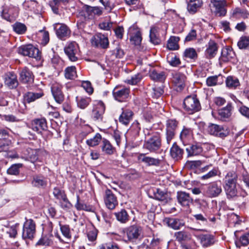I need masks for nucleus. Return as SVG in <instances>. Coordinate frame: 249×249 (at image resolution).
<instances>
[{
  "label": "nucleus",
  "instance_id": "obj_1",
  "mask_svg": "<svg viewBox=\"0 0 249 249\" xmlns=\"http://www.w3.org/2000/svg\"><path fill=\"white\" fill-rule=\"evenodd\" d=\"M238 176L234 171L228 172L224 180V189L227 198L233 199L239 196V188L237 184Z\"/></svg>",
  "mask_w": 249,
  "mask_h": 249
},
{
  "label": "nucleus",
  "instance_id": "obj_2",
  "mask_svg": "<svg viewBox=\"0 0 249 249\" xmlns=\"http://www.w3.org/2000/svg\"><path fill=\"white\" fill-rule=\"evenodd\" d=\"M222 193V187L220 180H216L206 184L203 188V194L209 198L219 196Z\"/></svg>",
  "mask_w": 249,
  "mask_h": 249
},
{
  "label": "nucleus",
  "instance_id": "obj_3",
  "mask_svg": "<svg viewBox=\"0 0 249 249\" xmlns=\"http://www.w3.org/2000/svg\"><path fill=\"white\" fill-rule=\"evenodd\" d=\"M185 111L190 114H193L201 109L200 102L196 95L188 96L183 102Z\"/></svg>",
  "mask_w": 249,
  "mask_h": 249
},
{
  "label": "nucleus",
  "instance_id": "obj_4",
  "mask_svg": "<svg viewBox=\"0 0 249 249\" xmlns=\"http://www.w3.org/2000/svg\"><path fill=\"white\" fill-rule=\"evenodd\" d=\"M161 145V140L160 135L155 133L144 142L143 147L151 152H155L160 149Z\"/></svg>",
  "mask_w": 249,
  "mask_h": 249
},
{
  "label": "nucleus",
  "instance_id": "obj_5",
  "mask_svg": "<svg viewBox=\"0 0 249 249\" xmlns=\"http://www.w3.org/2000/svg\"><path fill=\"white\" fill-rule=\"evenodd\" d=\"M64 52L69 60L76 61L80 56V50L78 44L74 41L69 43L64 48Z\"/></svg>",
  "mask_w": 249,
  "mask_h": 249
},
{
  "label": "nucleus",
  "instance_id": "obj_6",
  "mask_svg": "<svg viewBox=\"0 0 249 249\" xmlns=\"http://www.w3.org/2000/svg\"><path fill=\"white\" fill-rule=\"evenodd\" d=\"M18 53L23 56L36 58V60L40 59V53L38 49L31 44L23 45L18 48Z\"/></svg>",
  "mask_w": 249,
  "mask_h": 249
},
{
  "label": "nucleus",
  "instance_id": "obj_7",
  "mask_svg": "<svg viewBox=\"0 0 249 249\" xmlns=\"http://www.w3.org/2000/svg\"><path fill=\"white\" fill-rule=\"evenodd\" d=\"M18 14V9L17 7L5 5L2 7L1 16L4 19L12 22L15 20Z\"/></svg>",
  "mask_w": 249,
  "mask_h": 249
},
{
  "label": "nucleus",
  "instance_id": "obj_8",
  "mask_svg": "<svg viewBox=\"0 0 249 249\" xmlns=\"http://www.w3.org/2000/svg\"><path fill=\"white\" fill-rule=\"evenodd\" d=\"M128 35L130 36V41L132 44L139 46L142 42V37L140 29L137 25L133 24L129 27Z\"/></svg>",
  "mask_w": 249,
  "mask_h": 249
},
{
  "label": "nucleus",
  "instance_id": "obj_9",
  "mask_svg": "<svg viewBox=\"0 0 249 249\" xmlns=\"http://www.w3.org/2000/svg\"><path fill=\"white\" fill-rule=\"evenodd\" d=\"M36 232V224L31 219H27L23 225L22 237L23 238L32 239Z\"/></svg>",
  "mask_w": 249,
  "mask_h": 249
},
{
  "label": "nucleus",
  "instance_id": "obj_10",
  "mask_svg": "<svg viewBox=\"0 0 249 249\" xmlns=\"http://www.w3.org/2000/svg\"><path fill=\"white\" fill-rule=\"evenodd\" d=\"M207 130L211 135L221 138L227 136L229 132L226 127L213 124L208 126Z\"/></svg>",
  "mask_w": 249,
  "mask_h": 249
},
{
  "label": "nucleus",
  "instance_id": "obj_11",
  "mask_svg": "<svg viewBox=\"0 0 249 249\" xmlns=\"http://www.w3.org/2000/svg\"><path fill=\"white\" fill-rule=\"evenodd\" d=\"M105 110L104 103L100 101H96L92 104L91 116L95 120H102Z\"/></svg>",
  "mask_w": 249,
  "mask_h": 249
},
{
  "label": "nucleus",
  "instance_id": "obj_12",
  "mask_svg": "<svg viewBox=\"0 0 249 249\" xmlns=\"http://www.w3.org/2000/svg\"><path fill=\"white\" fill-rule=\"evenodd\" d=\"M90 42L93 46L103 49L107 48L108 45L107 36L101 33L93 36L90 39Z\"/></svg>",
  "mask_w": 249,
  "mask_h": 249
},
{
  "label": "nucleus",
  "instance_id": "obj_13",
  "mask_svg": "<svg viewBox=\"0 0 249 249\" xmlns=\"http://www.w3.org/2000/svg\"><path fill=\"white\" fill-rule=\"evenodd\" d=\"M124 237L126 236L128 241L135 240L139 238L142 232L140 227L133 225L124 229L123 231Z\"/></svg>",
  "mask_w": 249,
  "mask_h": 249
},
{
  "label": "nucleus",
  "instance_id": "obj_14",
  "mask_svg": "<svg viewBox=\"0 0 249 249\" xmlns=\"http://www.w3.org/2000/svg\"><path fill=\"white\" fill-rule=\"evenodd\" d=\"M57 36L62 40H65L71 35V30L65 24L57 23L54 24Z\"/></svg>",
  "mask_w": 249,
  "mask_h": 249
},
{
  "label": "nucleus",
  "instance_id": "obj_15",
  "mask_svg": "<svg viewBox=\"0 0 249 249\" xmlns=\"http://www.w3.org/2000/svg\"><path fill=\"white\" fill-rule=\"evenodd\" d=\"M4 83L8 89H16L19 84L17 75L13 72L7 73L4 75Z\"/></svg>",
  "mask_w": 249,
  "mask_h": 249
},
{
  "label": "nucleus",
  "instance_id": "obj_16",
  "mask_svg": "<svg viewBox=\"0 0 249 249\" xmlns=\"http://www.w3.org/2000/svg\"><path fill=\"white\" fill-rule=\"evenodd\" d=\"M178 124L176 120L169 119L166 121V141L169 144L174 138Z\"/></svg>",
  "mask_w": 249,
  "mask_h": 249
},
{
  "label": "nucleus",
  "instance_id": "obj_17",
  "mask_svg": "<svg viewBox=\"0 0 249 249\" xmlns=\"http://www.w3.org/2000/svg\"><path fill=\"white\" fill-rule=\"evenodd\" d=\"M31 129L37 133H41L47 129V121L45 118H38L33 120L31 124Z\"/></svg>",
  "mask_w": 249,
  "mask_h": 249
},
{
  "label": "nucleus",
  "instance_id": "obj_18",
  "mask_svg": "<svg viewBox=\"0 0 249 249\" xmlns=\"http://www.w3.org/2000/svg\"><path fill=\"white\" fill-rule=\"evenodd\" d=\"M213 7L214 8V12L219 16H225L226 14L225 6L226 0H211Z\"/></svg>",
  "mask_w": 249,
  "mask_h": 249
},
{
  "label": "nucleus",
  "instance_id": "obj_19",
  "mask_svg": "<svg viewBox=\"0 0 249 249\" xmlns=\"http://www.w3.org/2000/svg\"><path fill=\"white\" fill-rule=\"evenodd\" d=\"M62 86L59 83L54 82L52 84L51 91L55 101L61 104L64 100V95L61 91Z\"/></svg>",
  "mask_w": 249,
  "mask_h": 249
},
{
  "label": "nucleus",
  "instance_id": "obj_20",
  "mask_svg": "<svg viewBox=\"0 0 249 249\" xmlns=\"http://www.w3.org/2000/svg\"><path fill=\"white\" fill-rule=\"evenodd\" d=\"M163 222L169 227L175 230L180 229L185 224L182 219L174 217H166L164 219Z\"/></svg>",
  "mask_w": 249,
  "mask_h": 249
},
{
  "label": "nucleus",
  "instance_id": "obj_21",
  "mask_svg": "<svg viewBox=\"0 0 249 249\" xmlns=\"http://www.w3.org/2000/svg\"><path fill=\"white\" fill-rule=\"evenodd\" d=\"M138 159L147 166H158L160 163V160L159 159L146 156L144 154H140L138 156Z\"/></svg>",
  "mask_w": 249,
  "mask_h": 249
},
{
  "label": "nucleus",
  "instance_id": "obj_22",
  "mask_svg": "<svg viewBox=\"0 0 249 249\" xmlns=\"http://www.w3.org/2000/svg\"><path fill=\"white\" fill-rule=\"evenodd\" d=\"M129 91V89L128 88H122L121 89L115 88L112 93L116 100L123 102L128 97Z\"/></svg>",
  "mask_w": 249,
  "mask_h": 249
},
{
  "label": "nucleus",
  "instance_id": "obj_23",
  "mask_svg": "<svg viewBox=\"0 0 249 249\" xmlns=\"http://www.w3.org/2000/svg\"><path fill=\"white\" fill-rule=\"evenodd\" d=\"M19 75L20 80L23 83H30L34 81V76L32 72L26 67L22 69Z\"/></svg>",
  "mask_w": 249,
  "mask_h": 249
},
{
  "label": "nucleus",
  "instance_id": "obj_24",
  "mask_svg": "<svg viewBox=\"0 0 249 249\" xmlns=\"http://www.w3.org/2000/svg\"><path fill=\"white\" fill-rule=\"evenodd\" d=\"M202 0H189L187 4V10L191 14H194L202 6Z\"/></svg>",
  "mask_w": 249,
  "mask_h": 249
},
{
  "label": "nucleus",
  "instance_id": "obj_25",
  "mask_svg": "<svg viewBox=\"0 0 249 249\" xmlns=\"http://www.w3.org/2000/svg\"><path fill=\"white\" fill-rule=\"evenodd\" d=\"M177 198L178 202L183 206H189L193 202L189 194L184 192H178Z\"/></svg>",
  "mask_w": 249,
  "mask_h": 249
},
{
  "label": "nucleus",
  "instance_id": "obj_26",
  "mask_svg": "<svg viewBox=\"0 0 249 249\" xmlns=\"http://www.w3.org/2000/svg\"><path fill=\"white\" fill-rule=\"evenodd\" d=\"M185 76L181 73H173L172 81L175 85L181 89L184 86Z\"/></svg>",
  "mask_w": 249,
  "mask_h": 249
},
{
  "label": "nucleus",
  "instance_id": "obj_27",
  "mask_svg": "<svg viewBox=\"0 0 249 249\" xmlns=\"http://www.w3.org/2000/svg\"><path fill=\"white\" fill-rule=\"evenodd\" d=\"M188 156H194L202 155L203 149L202 145L199 144H193L186 149Z\"/></svg>",
  "mask_w": 249,
  "mask_h": 249
},
{
  "label": "nucleus",
  "instance_id": "obj_28",
  "mask_svg": "<svg viewBox=\"0 0 249 249\" xmlns=\"http://www.w3.org/2000/svg\"><path fill=\"white\" fill-rule=\"evenodd\" d=\"M133 112L130 109H123L122 114L119 117V121L122 124L127 125L132 119Z\"/></svg>",
  "mask_w": 249,
  "mask_h": 249
},
{
  "label": "nucleus",
  "instance_id": "obj_29",
  "mask_svg": "<svg viewBox=\"0 0 249 249\" xmlns=\"http://www.w3.org/2000/svg\"><path fill=\"white\" fill-rule=\"evenodd\" d=\"M235 55V53L231 48H224L222 50L220 58L222 61L228 62L233 59Z\"/></svg>",
  "mask_w": 249,
  "mask_h": 249
},
{
  "label": "nucleus",
  "instance_id": "obj_30",
  "mask_svg": "<svg viewBox=\"0 0 249 249\" xmlns=\"http://www.w3.org/2000/svg\"><path fill=\"white\" fill-rule=\"evenodd\" d=\"M76 101L77 107L82 109H84L89 105L91 99L89 97L79 96L76 97Z\"/></svg>",
  "mask_w": 249,
  "mask_h": 249
},
{
  "label": "nucleus",
  "instance_id": "obj_31",
  "mask_svg": "<svg viewBox=\"0 0 249 249\" xmlns=\"http://www.w3.org/2000/svg\"><path fill=\"white\" fill-rule=\"evenodd\" d=\"M32 185L36 187H45L47 184L46 179L43 176L36 175L33 177Z\"/></svg>",
  "mask_w": 249,
  "mask_h": 249
},
{
  "label": "nucleus",
  "instance_id": "obj_32",
  "mask_svg": "<svg viewBox=\"0 0 249 249\" xmlns=\"http://www.w3.org/2000/svg\"><path fill=\"white\" fill-rule=\"evenodd\" d=\"M43 95L42 92H28L24 95L25 102L30 103L34 102L36 100L41 98Z\"/></svg>",
  "mask_w": 249,
  "mask_h": 249
},
{
  "label": "nucleus",
  "instance_id": "obj_33",
  "mask_svg": "<svg viewBox=\"0 0 249 249\" xmlns=\"http://www.w3.org/2000/svg\"><path fill=\"white\" fill-rule=\"evenodd\" d=\"M217 51V44L213 40H210L208 43V48L206 50V54L210 57H213Z\"/></svg>",
  "mask_w": 249,
  "mask_h": 249
},
{
  "label": "nucleus",
  "instance_id": "obj_34",
  "mask_svg": "<svg viewBox=\"0 0 249 249\" xmlns=\"http://www.w3.org/2000/svg\"><path fill=\"white\" fill-rule=\"evenodd\" d=\"M199 239L203 247H208L214 243L213 236L210 234H202L199 235Z\"/></svg>",
  "mask_w": 249,
  "mask_h": 249
},
{
  "label": "nucleus",
  "instance_id": "obj_35",
  "mask_svg": "<svg viewBox=\"0 0 249 249\" xmlns=\"http://www.w3.org/2000/svg\"><path fill=\"white\" fill-rule=\"evenodd\" d=\"M174 237L176 240L180 242L182 241H189L191 238L190 234L184 231L176 232L174 234Z\"/></svg>",
  "mask_w": 249,
  "mask_h": 249
},
{
  "label": "nucleus",
  "instance_id": "obj_36",
  "mask_svg": "<svg viewBox=\"0 0 249 249\" xmlns=\"http://www.w3.org/2000/svg\"><path fill=\"white\" fill-rule=\"evenodd\" d=\"M179 37L178 36H172L167 42V47L170 50H177L179 48L178 42Z\"/></svg>",
  "mask_w": 249,
  "mask_h": 249
},
{
  "label": "nucleus",
  "instance_id": "obj_37",
  "mask_svg": "<svg viewBox=\"0 0 249 249\" xmlns=\"http://www.w3.org/2000/svg\"><path fill=\"white\" fill-rule=\"evenodd\" d=\"M231 106L228 105L226 107H224L218 111V114L220 119L222 120H225L229 118L231 114Z\"/></svg>",
  "mask_w": 249,
  "mask_h": 249
},
{
  "label": "nucleus",
  "instance_id": "obj_38",
  "mask_svg": "<svg viewBox=\"0 0 249 249\" xmlns=\"http://www.w3.org/2000/svg\"><path fill=\"white\" fill-rule=\"evenodd\" d=\"M183 150L180 148L176 143H174L170 149L171 157L176 160L180 159L182 155Z\"/></svg>",
  "mask_w": 249,
  "mask_h": 249
},
{
  "label": "nucleus",
  "instance_id": "obj_39",
  "mask_svg": "<svg viewBox=\"0 0 249 249\" xmlns=\"http://www.w3.org/2000/svg\"><path fill=\"white\" fill-rule=\"evenodd\" d=\"M150 40L154 45L160 44V39L158 35V30L156 28L152 27L150 31Z\"/></svg>",
  "mask_w": 249,
  "mask_h": 249
},
{
  "label": "nucleus",
  "instance_id": "obj_40",
  "mask_svg": "<svg viewBox=\"0 0 249 249\" xmlns=\"http://www.w3.org/2000/svg\"><path fill=\"white\" fill-rule=\"evenodd\" d=\"M227 86L231 89H236L240 86V82L237 78L231 76L227 77L226 81Z\"/></svg>",
  "mask_w": 249,
  "mask_h": 249
},
{
  "label": "nucleus",
  "instance_id": "obj_41",
  "mask_svg": "<svg viewBox=\"0 0 249 249\" xmlns=\"http://www.w3.org/2000/svg\"><path fill=\"white\" fill-rule=\"evenodd\" d=\"M150 77L152 80L155 81H162L165 79L164 72H158L155 70H153L150 72Z\"/></svg>",
  "mask_w": 249,
  "mask_h": 249
},
{
  "label": "nucleus",
  "instance_id": "obj_42",
  "mask_svg": "<svg viewBox=\"0 0 249 249\" xmlns=\"http://www.w3.org/2000/svg\"><path fill=\"white\" fill-rule=\"evenodd\" d=\"M65 76L68 79H74L77 77L76 68L75 66L67 67L65 70Z\"/></svg>",
  "mask_w": 249,
  "mask_h": 249
},
{
  "label": "nucleus",
  "instance_id": "obj_43",
  "mask_svg": "<svg viewBox=\"0 0 249 249\" xmlns=\"http://www.w3.org/2000/svg\"><path fill=\"white\" fill-rule=\"evenodd\" d=\"M117 220L121 223H125L128 221V215L126 211L122 210L120 212L114 213Z\"/></svg>",
  "mask_w": 249,
  "mask_h": 249
},
{
  "label": "nucleus",
  "instance_id": "obj_44",
  "mask_svg": "<svg viewBox=\"0 0 249 249\" xmlns=\"http://www.w3.org/2000/svg\"><path fill=\"white\" fill-rule=\"evenodd\" d=\"M101 136L100 134L97 133L92 138L86 141V143L89 146L93 147L97 145L101 140Z\"/></svg>",
  "mask_w": 249,
  "mask_h": 249
},
{
  "label": "nucleus",
  "instance_id": "obj_45",
  "mask_svg": "<svg viewBox=\"0 0 249 249\" xmlns=\"http://www.w3.org/2000/svg\"><path fill=\"white\" fill-rule=\"evenodd\" d=\"M53 66L57 70H61L63 65V62L60 58L58 56H53L51 60Z\"/></svg>",
  "mask_w": 249,
  "mask_h": 249
},
{
  "label": "nucleus",
  "instance_id": "obj_46",
  "mask_svg": "<svg viewBox=\"0 0 249 249\" xmlns=\"http://www.w3.org/2000/svg\"><path fill=\"white\" fill-rule=\"evenodd\" d=\"M115 45H116L117 46L114 49L112 50L111 56L114 58H121L124 56V51L120 48L118 42H116Z\"/></svg>",
  "mask_w": 249,
  "mask_h": 249
},
{
  "label": "nucleus",
  "instance_id": "obj_47",
  "mask_svg": "<svg viewBox=\"0 0 249 249\" xmlns=\"http://www.w3.org/2000/svg\"><path fill=\"white\" fill-rule=\"evenodd\" d=\"M193 132L190 128L184 127L180 134V138L182 141H186L190 138Z\"/></svg>",
  "mask_w": 249,
  "mask_h": 249
},
{
  "label": "nucleus",
  "instance_id": "obj_48",
  "mask_svg": "<svg viewBox=\"0 0 249 249\" xmlns=\"http://www.w3.org/2000/svg\"><path fill=\"white\" fill-rule=\"evenodd\" d=\"M53 244L52 239L47 235L42 236L38 241L37 246H49Z\"/></svg>",
  "mask_w": 249,
  "mask_h": 249
},
{
  "label": "nucleus",
  "instance_id": "obj_49",
  "mask_svg": "<svg viewBox=\"0 0 249 249\" xmlns=\"http://www.w3.org/2000/svg\"><path fill=\"white\" fill-rule=\"evenodd\" d=\"M183 55L186 58L192 59H196L197 57L196 50L192 48L186 49L184 52Z\"/></svg>",
  "mask_w": 249,
  "mask_h": 249
},
{
  "label": "nucleus",
  "instance_id": "obj_50",
  "mask_svg": "<svg viewBox=\"0 0 249 249\" xmlns=\"http://www.w3.org/2000/svg\"><path fill=\"white\" fill-rule=\"evenodd\" d=\"M142 79V75L138 73L133 76H132L130 79H127L125 80V82L132 85H136Z\"/></svg>",
  "mask_w": 249,
  "mask_h": 249
},
{
  "label": "nucleus",
  "instance_id": "obj_51",
  "mask_svg": "<svg viewBox=\"0 0 249 249\" xmlns=\"http://www.w3.org/2000/svg\"><path fill=\"white\" fill-rule=\"evenodd\" d=\"M141 127L138 121H134L128 130V133H131L134 136H138L139 134Z\"/></svg>",
  "mask_w": 249,
  "mask_h": 249
},
{
  "label": "nucleus",
  "instance_id": "obj_52",
  "mask_svg": "<svg viewBox=\"0 0 249 249\" xmlns=\"http://www.w3.org/2000/svg\"><path fill=\"white\" fill-rule=\"evenodd\" d=\"M154 197L156 199L161 201H167V194L160 189H157L154 194Z\"/></svg>",
  "mask_w": 249,
  "mask_h": 249
},
{
  "label": "nucleus",
  "instance_id": "obj_53",
  "mask_svg": "<svg viewBox=\"0 0 249 249\" xmlns=\"http://www.w3.org/2000/svg\"><path fill=\"white\" fill-rule=\"evenodd\" d=\"M13 27L14 31L18 34H24L26 30V26L21 23H16L13 25Z\"/></svg>",
  "mask_w": 249,
  "mask_h": 249
},
{
  "label": "nucleus",
  "instance_id": "obj_54",
  "mask_svg": "<svg viewBox=\"0 0 249 249\" xmlns=\"http://www.w3.org/2000/svg\"><path fill=\"white\" fill-rule=\"evenodd\" d=\"M237 45L240 49H243L249 48V38L247 36L241 37Z\"/></svg>",
  "mask_w": 249,
  "mask_h": 249
},
{
  "label": "nucleus",
  "instance_id": "obj_55",
  "mask_svg": "<svg viewBox=\"0 0 249 249\" xmlns=\"http://www.w3.org/2000/svg\"><path fill=\"white\" fill-rule=\"evenodd\" d=\"M22 166V164H15L12 165L8 169L7 172L8 174L17 175L19 173V169Z\"/></svg>",
  "mask_w": 249,
  "mask_h": 249
},
{
  "label": "nucleus",
  "instance_id": "obj_56",
  "mask_svg": "<svg viewBox=\"0 0 249 249\" xmlns=\"http://www.w3.org/2000/svg\"><path fill=\"white\" fill-rule=\"evenodd\" d=\"M86 11L91 16H92V15L99 16L101 15L102 13V10L98 7L88 6L86 8Z\"/></svg>",
  "mask_w": 249,
  "mask_h": 249
},
{
  "label": "nucleus",
  "instance_id": "obj_57",
  "mask_svg": "<svg viewBox=\"0 0 249 249\" xmlns=\"http://www.w3.org/2000/svg\"><path fill=\"white\" fill-rule=\"evenodd\" d=\"M202 163L203 162L201 160L188 161L186 162V166L190 169H195L200 167Z\"/></svg>",
  "mask_w": 249,
  "mask_h": 249
},
{
  "label": "nucleus",
  "instance_id": "obj_58",
  "mask_svg": "<svg viewBox=\"0 0 249 249\" xmlns=\"http://www.w3.org/2000/svg\"><path fill=\"white\" fill-rule=\"evenodd\" d=\"M115 36L120 39L123 37L124 29L123 26H118L113 28Z\"/></svg>",
  "mask_w": 249,
  "mask_h": 249
},
{
  "label": "nucleus",
  "instance_id": "obj_59",
  "mask_svg": "<svg viewBox=\"0 0 249 249\" xmlns=\"http://www.w3.org/2000/svg\"><path fill=\"white\" fill-rule=\"evenodd\" d=\"M97 235V230L93 227H91L89 230L88 231L87 236L90 241H94L96 239Z\"/></svg>",
  "mask_w": 249,
  "mask_h": 249
},
{
  "label": "nucleus",
  "instance_id": "obj_60",
  "mask_svg": "<svg viewBox=\"0 0 249 249\" xmlns=\"http://www.w3.org/2000/svg\"><path fill=\"white\" fill-rule=\"evenodd\" d=\"M233 14L236 16H239L244 18H248L249 16V14L247 10L241 9L240 8H236L234 10Z\"/></svg>",
  "mask_w": 249,
  "mask_h": 249
},
{
  "label": "nucleus",
  "instance_id": "obj_61",
  "mask_svg": "<svg viewBox=\"0 0 249 249\" xmlns=\"http://www.w3.org/2000/svg\"><path fill=\"white\" fill-rule=\"evenodd\" d=\"M82 87L86 91V92L89 95L92 94L93 92V88L91 84L89 81H83L82 84Z\"/></svg>",
  "mask_w": 249,
  "mask_h": 249
},
{
  "label": "nucleus",
  "instance_id": "obj_62",
  "mask_svg": "<svg viewBox=\"0 0 249 249\" xmlns=\"http://www.w3.org/2000/svg\"><path fill=\"white\" fill-rule=\"evenodd\" d=\"M60 230L63 235L67 238H70L71 237L70 229L68 225H61Z\"/></svg>",
  "mask_w": 249,
  "mask_h": 249
},
{
  "label": "nucleus",
  "instance_id": "obj_63",
  "mask_svg": "<svg viewBox=\"0 0 249 249\" xmlns=\"http://www.w3.org/2000/svg\"><path fill=\"white\" fill-rule=\"evenodd\" d=\"M219 27L224 32L228 33L231 31L230 23L229 21L223 20L220 22Z\"/></svg>",
  "mask_w": 249,
  "mask_h": 249
},
{
  "label": "nucleus",
  "instance_id": "obj_64",
  "mask_svg": "<svg viewBox=\"0 0 249 249\" xmlns=\"http://www.w3.org/2000/svg\"><path fill=\"white\" fill-rule=\"evenodd\" d=\"M53 194L55 198L59 200L63 197L65 198V196L66 195L64 192L62 191L58 188H54L53 189Z\"/></svg>",
  "mask_w": 249,
  "mask_h": 249
}]
</instances>
